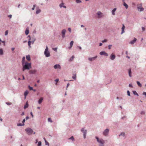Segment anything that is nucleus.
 <instances>
[{"instance_id":"3","label":"nucleus","mask_w":146,"mask_h":146,"mask_svg":"<svg viewBox=\"0 0 146 146\" xmlns=\"http://www.w3.org/2000/svg\"><path fill=\"white\" fill-rule=\"evenodd\" d=\"M25 131L27 132V134L30 135L32 134L33 132V130L30 128H28L25 129Z\"/></svg>"},{"instance_id":"62","label":"nucleus","mask_w":146,"mask_h":146,"mask_svg":"<svg viewBox=\"0 0 146 146\" xmlns=\"http://www.w3.org/2000/svg\"><path fill=\"white\" fill-rule=\"evenodd\" d=\"M12 15H8V17L10 18H11L12 17Z\"/></svg>"},{"instance_id":"64","label":"nucleus","mask_w":146,"mask_h":146,"mask_svg":"<svg viewBox=\"0 0 146 146\" xmlns=\"http://www.w3.org/2000/svg\"><path fill=\"white\" fill-rule=\"evenodd\" d=\"M15 50V48H11V50L12 51H13Z\"/></svg>"},{"instance_id":"46","label":"nucleus","mask_w":146,"mask_h":146,"mask_svg":"<svg viewBox=\"0 0 146 146\" xmlns=\"http://www.w3.org/2000/svg\"><path fill=\"white\" fill-rule=\"evenodd\" d=\"M107 41V40L106 39H104V40H102V42L103 43H104V42H106Z\"/></svg>"},{"instance_id":"22","label":"nucleus","mask_w":146,"mask_h":146,"mask_svg":"<svg viewBox=\"0 0 146 146\" xmlns=\"http://www.w3.org/2000/svg\"><path fill=\"white\" fill-rule=\"evenodd\" d=\"M26 59L28 61H30L31 60V58L30 56L29 55L26 56Z\"/></svg>"},{"instance_id":"42","label":"nucleus","mask_w":146,"mask_h":146,"mask_svg":"<svg viewBox=\"0 0 146 146\" xmlns=\"http://www.w3.org/2000/svg\"><path fill=\"white\" fill-rule=\"evenodd\" d=\"M28 87L30 90H33V88L32 87H31L30 86H28Z\"/></svg>"},{"instance_id":"16","label":"nucleus","mask_w":146,"mask_h":146,"mask_svg":"<svg viewBox=\"0 0 146 146\" xmlns=\"http://www.w3.org/2000/svg\"><path fill=\"white\" fill-rule=\"evenodd\" d=\"M98 143H99L100 144H104L105 143L104 141L103 140V139H100V140L98 142Z\"/></svg>"},{"instance_id":"48","label":"nucleus","mask_w":146,"mask_h":146,"mask_svg":"<svg viewBox=\"0 0 146 146\" xmlns=\"http://www.w3.org/2000/svg\"><path fill=\"white\" fill-rule=\"evenodd\" d=\"M112 46V45H109L108 46V49H111V47Z\"/></svg>"},{"instance_id":"15","label":"nucleus","mask_w":146,"mask_h":146,"mask_svg":"<svg viewBox=\"0 0 146 146\" xmlns=\"http://www.w3.org/2000/svg\"><path fill=\"white\" fill-rule=\"evenodd\" d=\"M125 28V26L123 24L122 25V27L121 28L122 31L121 33V35L124 32Z\"/></svg>"},{"instance_id":"19","label":"nucleus","mask_w":146,"mask_h":146,"mask_svg":"<svg viewBox=\"0 0 146 146\" xmlns=\"http://www.w3.org/2000/svg\"><path fill=\"white\" fill-rule=\"evenodd\" d=\"M117 9L116 8H115L113 9L112 11L111 12L112 14L113 15H115V11H116Z\"/></svg>"},{"instance_id":"37","label":"nucleus","mask_w":146,"mask_h":146,"mask_svg":"<svg viewBox=\"0 0 146 146\" xmlns=\"http://www.w3.org/2000/svg\"><path fill=\"white\" fill-rule=\"evenodd\" d=\"M68 139H71L72 140V141H74V137L73 136H71L70 137L68 138Z\"/></svg>"},{"instance_id":"23","label":"nucleus","mask_w":146,"mask_h":146,"mask_svg":"<svg viewBox=\"0 0 146 146\" xmlns=\"http://www.w3.org/2000/svg\"><path fill=\"white\" fill-rule=\"evenodd\" d=\"M25 56H24L23 57L22 60V64H23L25 63Z\"/></svg>"},{"instance_id":"10","label":"nucleus","mask_w":146,"mask_h":146,"mask_svg":"<svg viewBox=\"0 0 146 146\" xmlns=\"http://www.w3.org/2000/svg\"><path fill=\"white\" fill-rule=\"evenodd\" d=\"M54 68L55 69H57L58 68L60 69L61 68L60 65L59 64H55L54 66Z\"/></svg>"},{"instance_id":"50","label":"nucleus","mask_w":146,"mask_h":146,"mask_svg":"<svg viewBox=\"0 0 146 146\" xmlns=\"http://www.w3.org/2000/svg\"><path fill=\"white\" fill-rule=\"evenodd\" d=\"M68 30L70 33H71V30L70 28H68Z\"/></svg>"},{"instance_id":"58","label":"nucleus","mask_w":146,"mask_h":146,"mask_svg":"<svg viewBox=\"0 0 146 146\" xmlns=\"http://www.w3.org/2000/svg\"><path fill=\"white\" fill-rule=\"evenodd\" d=\"M59 81V79H56L55 80V81L56 82H58Z\"/></svg>"},{"instance_id":"14","label":"nucleus","mask_w":146,"mask_h":146,"mask_svg":"<svg viewBox=\"0 0 146 146\" xmlns=\"http://www.w3.org/2000/svg\"><path fill=\"white\" fill-rule=\"evenodd\" d=\"M137 40V39L135 38H134V39L133 40L131 41L129 43L130 44H133L135 43V42Z\"/></svg>"},{"instance_id":"26","label":"nucleus","mask_w":146,"mask_h":146,"mask_svg":"<svg viewBox=\"0 0 146 146\" xmlns=\"http://www.w3.org/2000/svg\"><path fill=\"white\" fill-rule=\"evenodd\" d=\"M29 93V92L28 90H26L24 92V95L25 97L28 95Z\"/></svg>"},{"instance_id":"44","label":"nucleus","mask_w":146,"mask_h":146,"mask_svg":"<svg viewBox=\"0 0 146 146\" xmlns=\"http://www.w3.org/2000/svg\"><path fill=\"white\" fill-rule=\"evenodd\" d=\"M8 30H7L5 31V36H7V35L8 34Z\"/></svg>"},{"instance_id":"27","label":"nucleus","mask_w":146,"mask_h":146,"mask_svg":"<svg viewBox=\"0 0 146 146\" xmlns=\"http://www.w3.org/2000/svg\"><path fill=\"white\" fill-rule=\"evenodd\" d=\"M28 106H29L28 104V103L27 102H26L25 104V106H24V109H25L26 108H27L28 107Z\"/></svg>"},{"instance_id":"49","label":"nucleus","mask_w":146,"mask_h":146,"mask_svg":"<svg viewBox=\"0 0 146 146\" xmlns=\"http://www.w3.org/2000/svg\"><path fill=\"white\" fill-rule=\"evenodd\" d=\"M35 39L34 38V40H32L31 41V43H32L33 44L34 43V42L35 41Z\"/></svg>"},{"instance_id":"2","label":"nucleus","mask_w":146,"mask_h":146,"mask_svg":"<svg viewBox=\"0 0 146 146\" xmlns=\"http://www.w3.org/2000/svg\"><path fill=\"white\" fill-rule=\"evenodd\" d=\"M44 54L45 56L48 57L50 56V54L49 51L48 50V48L47 46H46V48L44 52Z\"/></svg>"},{"instance_id":"30","label":"nucleus","mask_w":146,"mask_h":146,"mask_svg":"<svg viewBox=\"0 0 146 146\" xmlns=\"http://www.w3.org/2000/svg\"><path fill=\"white\" fill-rule=\"evenodd\" d=\"M41 11V10L40 9H37L36 12V14H38Z\"/></svg>"},{"instance_id":"35","label":"nucleus","mask_w":146,"mask_h":146,"mask_svg":"<svg viewBox=\"0 0 146 146\" xmlns=\"http://www.w3.org/2000/svg\"><path fill=\"white\" fill-rule=\"evenodd\" d=\"M25 125L24 124H22L21 123H18L17 124V126H23Z\"/></svg>"},{"instance_id":"7","label":"nucleus","mask_w":146,"mask_h":146,"mask_svg":"<svg viewBox=\"0 0 146 146\" xmlns=\"http://www.w3.org/2000/svg\"><path fill=\"white\" fill-rule=\"evenodd\" d=\"M66 32V30L65 29H63L62 30L61 32V33L62 34V37L63 38H64L65 37V35Z\"/></svg>"},{"instance_id":"52","label":"nucleus","mask_w":146,"mask_h":146,"mask_svg":"<svg viewBox=\"0 0 146 146\" xmlns=\"http://www.w3.org/2000/svg\"><path fill=\"white\" fill-rule=\"evenodd\" d=\"M74 58V56H72V57L71 58H70V61H72V60Z\"/></svg>"},{"instance_id":"4","label":"nucleus","mask_w":146,"mask_h":146,"mask_svg":"<svg viewBox=\"0 0 146 146\" xmlns=\"http://www.w3.org/2000/svg\"><path fill=\"white\" fill-rule=\"evenodd\" d=\"M137 9L138 11L140 12L143 11H144V9L142 7L141 4H138L137 5Z\"/></svg>"},{"instance_id":"57","label":"nucleus","mask_w":146,"mask_h":146,"mask_svg":"<svg viewBox=\"0 0 146 146\" xmlns=\"http://www.w3.org/2000/svg\"><path fill=\"white\" fill-rule=\"evenodd\" d=\"M104 144H100L99 145V146H104Z\"/></svg>"},{"instance_id":"63","label":"nucleus","mask_w":146,"mask_h":146,"mask_svg":"<svg viewBox=\"0 0 146 146\" xmlns=\"http://www.w3.org/2000/svg\"><path fill=\"white\" fill-rule=\"evenodd\" d=\"M30 113H31V116H32V117H33V114L32 112H31Z\"/></svg>"},{"instance_id":"41","label":"nucleus","mask_w":146,"mask_h":146,"mask_svg":"<svg viewBox=\"0 0 146 146\" xmlns=\"http://www.w3.org/2000/svg\"><path fill=\"white\" fill-rule=\"evenodd\" d=\"M63 5H64V3H61L60 5V8H61L62 7H63Z\"/></svg>"},{"instance_id":"47","label":"nucleus","mask_w":146,"mask_h":146,"mask_svg":"<svg viewBox=\"0 0 146 146\" xmlns=\"http://www.w3.org/2000/svg\"><path fill=\"white\" fill-rule=\"evenodd\" d=\"M57 48H53V50L55 51H57Z\"/></svg>"},{"instance_id":"32","label":"nucleus","mask_w":146,"mask_h":146,"mask_svg":"<svg viewBox=\"0 0 146 146\" xmlns=\"http://www.w3.org/2000/svg\"><path fill=\"white\" fill-rule=\"evenodd\" d=\"M44 140L45 142V145H48V146H49V143L46 140L45 138H44Z\"/></svg>"},{"instance_id":"17","label":"nucleus","mask_w":146,"mask_h":146,"mask_svg":"<svg viewBox=\"0 0 146 146\" xmlns=\"http://www.w3.org/2000/svg\"><path fill=\"white\" fill-rule=\"evenodd\" d=\"M123 1H124L123 4V5L125 7L126 9H127L128 7V5L124 1V0H123Z\"/></svg>"},{"instance_id":"31","label":"nucleus","mask_w":146,"mask_h":146,"mask_svg":"<svg viewBox=\"0 0 146 146\" xmlns=\"http://www.w3.org/2000/svg\"><path fill=\"white\" fill-rule=\"evenodd\" d=\"M121 135L123 136V137L125 136V133L123 132L121 133L119 135V136H120Z\"/></svg>"},{"instance_id":"18","label":"nucleus","mask_w":146,"mask_h":146,"mask_svg":"<svg viewBox=\"0 0 146 146\" xmlns=\"http://www.w3.org/2000/svg\"><path fill=\"white\" fill-rule=\"evenodd\" d=\"M43 100V98L42 97L40 98L38 101V103L39 104H40L42 103Z\"/></svg>"},{"instance_id":"54","label":"nucleus","mask_w":146,"mask_h":146,"mask_svg":"<svg viewBox=\"0 0 146 146\" xmlns=\"http://www.w3.org/2000/svg\"><path fill=\"white\" fill-rule=\"evenodd\" d=\"M143 95H145V97H146V92H144L143 94Z\"/></svg>"},{"instance_id":"38","label":"nucleus","mask_w":146,"mask_h":146,"mask_svg":"<svg viewBox=\"0 0 146 146\" xmlns=\"http://www.w3.org/2000/svg\"><path fill=\"white\" fill-rule=\"evenodd\" d=\"M140 113L141 115H144L145 114V112L144 111H142Z\"/></svg>"},{"instance_id":"51","label":"nucleus","mask_w":146,"mask_h":146,"mask_svg":"<svg viewBox=\"0 0 146 146\" xmlns=\"http://www.w3.org/2000/svg\"><path fill=\"white\" fill-rule=\"evenodd\" d=\"M6 104H7V105H10L11 104V103L10 102H6Z\"/></svg>"},{"instance_id":"20","label":"nucleus","mask_w":146,"mask_h":146,"mask_svg":"<svg viewBox=\"0 0 146 146\" xmlns=\"http://www.w3.org/2000/svg\"><path fill=\"white\" fill-rule=\"evenodd\" d=\"M76 74H73V76H72V78L74 80H76Z\"/></svg>"},{"instance_id":"13","label":"nucleus","mask_w":146,"mask_h":146,"mask_svg":"<svg viewBox=\"0 0 146 146\" xmlns=\"http://www.w3.org/2000/svg\"><path fill=\"white\" fill-rule=\"evenodd\" d=\"M115 58V55L113 54H111L110 56V59L112 60H114Z\"/></svg>"},{"instance_id":"43","label":"nucleus","mask_w":146,"mask_h":146,"mask_svg":"<svg viewBox=\"0 0 146 146\" xmlns=\"http://www.w3.org/2000/svg\"><path fill=\"white\" fill-rule=\"evenodd\" d=\"M127 95L129 96H130V92L129 91L127 90Z\"/></svg>"},{"instance_id":"39","label":"nucleus","mask_w":146,"mask_h":146,"mask_svg":"<svg viewBox=\"0 0 146 146\" xmlns=\"http://www.w3.org/2000/svg\"><path fill=\"white\" fill-rule=\"evenodd\" d=\"M76 1L77 3H80L82 2L80 0H76Z\"/></svg>"},{"instance_id":"53","label":"nucleus","mask_w":146,"mask_h":146,"mask_svg":"<svg viewBox=\"0 0 146 146\" xmlns=\"http://www.w3.org/2000/svg\"><path fill=\"white\" fill-rule=\"evenodd\" d=\"M25 119H24L22 121V123L23 124H24V123L25 122Z\"/></svg>"},{"instance_id":"55","label":"nucleus","mask_w":146,"mask_h":146,"mask_svg":"<svg viewBox=\"0 0 146 146\" xmlns=\"http://www.w3.org/2000/svg\"><path fill=\"white\" fill-rule=\"evenodd\" d=\"M129 87H131V88L133 87V86H132V84H129Z\"/></svg>"},{"instance_id":"21","label":"nucleus","mask_w":146,"mask_h":146,"mask_svg":"<svg viewBox=\"0 0 146 146\" xmlns=\"http://www.w3.org/2000/svg\"><path fill=\"white\" fill-rule=\"evenodd\" d=\"M29 33V30L27 28L25 31V33L26 35H27Z\"/></svg>"},{"instance_id":"56","label":"nucleus","mask_w":146,"mask_h":146,"mask_svg":"<svg viewBox=\"0 0 146 146\" xmlns=\"http://www.w3.org/2000/svg\"><path fill=\"white\" fill-rule=\"evenodd\" d=\"M142 30L143 31H144L145 30V28L144 27H142Z\"/></svg>"},{"instance_id":"34","label":"nucleus","mask_w":146,"mask_h":146,"mask_svg":"<svg viewBox=\"0 0 146 146\" xmlns=\"http://www.w3.org/2000/svg\"><path fill=\"white\" fill-rule=\"evenodd\" d=\"M31 42L30 39H29L28 41V45L29 47L31 46Z\"/></svg>"},{"instance_id":"36","label":"nucleus","mask_w":146,"mask_h":146,"mask_svg":"<svg viewBox=\"0 0 146 146\" xmlns=\"http://www.w3.org/2000/svg\"><path fill=\"white\" fill-rule=\"evenodd\" d=\"M48 122H50L51 123L52 122V121L50 118H48Z\"/></svg>"},{"instance_id":"1","label":"nucleus","mask_w":146,"mask_h":146,"mask_svg":"<svg viewBox=\"0 0 146 146\" xmlns=\"http://www.w3.org/2000/svg\"><path fill=\"white\" fill-rule=\"evenodd\" d=\"M23 68L22 70L23 71H24L25 70H29L30 68H31V63H28L26 62L25 63L22 64Z\"/></svg>"},{"instance_id":"12","label":"nucleus","mask_w":146,"mask_h":146,"mask_svg":"<svg viewBox=\"0 0 146 146\" xmlns=\"http://www.w3.org/2000/svg\"><path fill=\"white\" fill-rule=\"evenodd\" d=\"M97 56H96L93 57L89 58H88V60L90 61H92L95 60L97 58Z\"/></svg>"},{"instance_id":"24","label":"nucleus","mask_w":146,"mask_h":146,"mask_svg":"<svg viewBox=\"0 0 146 146\" xmlns=\"http://www.w3.org/2000/svg\"><path fill=\"white\" fill-rule=\"evenodd\" d=\"M74 43V42L73 41H71V42L70 43V47H69V49H70L72 47V46L73 44Z\"/></svg>"},{"instance_id":"40","label":"nucleus","mask_w":146,"mask_h":146,"mask_svg":"<svg viewBox=\"0 0 146 146\" xmlns=\"http://www.w3.org/2000/svg\"><path fill=\"white\" fill-rule=\"evenodd\" d=\"M41 141H39L38 143V144L37 146H41Z\"/></svg>"},{"instance_id":"6","label":"nucleus","mask_w":146,"mask_h":146,"mask_svg":"<svg viewBox=\"0 0 146 146\" xmlns=\"http://www.w3.org/2000/svg\"><path fill=\"white\" fill-rule=\"evenodd\" d=\"M81 131L83 133V137L84 139H85L87 134V130L85 129L84 128H83L81 129Z\"/></svg>"},{"instance_id":"28","label":"nucleus","mask_w":146,"mask_h":146,"mask_svg":"<svg viewBox=\"0 0 146 146\" xmlns=\"http://www.w3.org/2000/svg\"><path fill=\"white\" fill-rule=\"evenodd\" d=\"M133 94L134 95H136L137 96H139L138 94H137V93L135 91V90L133 91Z\"/></svg>"},{"instance_id":"45","label":"nucleus","mask_w":146,"mask_h":146,"mask_svg":"<svg viewBox=\"0 0 146 146\" xmlns=\"http://www.w3.org/2000/svg\"><path fill=\"white\" fill-rule=\"evenodd\" d=\"M95 138L96 139H97V142H98L100 140V139H99V138H98V137H95Z\"/></svg>"},{"instance_id":"61","label":"nucleus","mask_w":146,"mask_h":146,"mask_svg":"<svg viewBox=\"0 0 146 146\" xmlns=\"http://www.w3.org/2000/svg\"><path fill=\"white\" fill-rule=\"evenodd\" d=\"M69 85H70V84L69 83L67 84V86H66V88H68V86H69Z\"/></svg>"},{"instance_id":"5","label":"nucleus","mask_w":146,"mask_h":146,"mask_svg":"<svg viewBox=\"0 0 146 146\" xmlns=\"http://www.w3.org/2000/svg\"><path fill=\"white\" fill-rule=\"evenodd\" d=\"M109 129H105L103 132V134L105 136H107L109 134Z\"/></svg>"},{"instance_id":"33","label":"nucleus","mask_w":146,"mask_h":146,"mask_svg":"<svg viewBox=\"0 0 146 146\" xmlns=\"http://www.w3.org/2000/svg\"><path fill=\"white\" fill-rule=\"evenodd\" d=\"M137 84L138 85V86H139V87H141L142 86V85L140 83V82H139V81H137Z\"/></svg>"},{"instance_id":"60","label":"nucleus","mask_w":146,"mask_h":146,"mask_svg":"<svg viewBox=\"0 0 146 146\" xmlns=\"http://www.w3.org/2000/svg\"><path fill=\"white\" fill-rule=\"evenodd\" d=\"M2 42L3 43L4 45L5 46V41H2Z\"/></svg>"},{"instance_id":"29","label":"nucleus","mask_w":146,"mask_h":146,"mask_svg":"<svg viewBox=\"0 0 146 146\" xmlns=\"http://www.w3.org/2000/svg\"><path fill=\"white\" fill-rule=\"evenodd\" d=\"M3 50L2 49H0V55H3Z\"/></svg>"},{"instance_id":"9","label":"nucleus","mask_w":146,"mask_h":146,"mask_svg":"<svg viewBox=\"0 0 146 146\" xmlns=\"http://www.w3.org/2000/svg\"><path fill=\"white\" fill-rule=\"evenodd\" d=\"M100 54L101 55H104L106 56H108V54L106 52L104 51H101L100 53Z\"/></svg>"},{"instance_id":"8","label":"nucleus","mask_w":146,"mask_h":146,"mask_svg":"<svg viewBox=\"0 0 146 146\" xmlns=\"http://www.w3.org/2000/svg\"><path fill=\"white\" fill-rule=\"evenodd\" d=\"M97 15H98V18H101L103 17L102 13L100 11H98L97 12Z\"/></svg>"},{"instance_id":"11","label":"nucleus","mask_w":146,"mask_h":146,"mask_svg":"<svg viewBox=\"0 0 146 146\" xmlns=\"http://www.w3.org/2000/svg\"><path fill=\"white\" fill-rule=\"evenodd\" d=\"M36 70H31L29 71V73L31 74H34L36 73Z\"/></svg>"},{"instance_id":"25","label":"nucleus","mask_w":146,"mask_h":146,"mask_svg":"<svg viewBox=\"0 0 146 146\" xmlns=\"http://www.w3.org/2000/svg\"><path fill=\"white\" fill-rule=\"evenodd\" d=\"M128 72H129V76L130 77H131V69H129Z\"/></svg>"},{"instance_id":"59","label":"nucleus","mask_w":146,"mask_h":146,"mask_svg":"<svg viewBox=\"0 0 146 146\" xmlns=\"http://www.w3.org/2000/svg\"><path fill=\"white\" fill-rule=\"evenodd\" d=\"M25 114V113H24V112H23L21 114V115L22 116H23Z\"/></svg>"}]
</instances>
